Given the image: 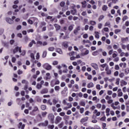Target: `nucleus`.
I'll return each instance as SVG.
<instances>
[{
	"label": "nucleus",
	"mask_w": 129,
	"mask_h": 129,
	"mask_svg": "<svg viewBox=\"0 0 129 129\" xmlns=\"http://www.w3.org/2000/svg\"><path fill=\"white\" fill-rule=\"evenodd\" d=\"M100 67H101V68H103V69H101V71H103L104 70V68H105V67H106L107 66V63H104L103 64H101Z\"/></svg>",
	"instance_id": "nucleus-14"
},
{
	"label": "nucleus",
	"mask_w": 129,
	"mask_h": 129,
	"mask_svg": "<svg viewBox=\"0 0 129 129\" xmlns=\"http://www.w3.org/2000/svg\"><path fill=\"white\" fill-rule=\"evenodd\" d=\"M124 72L126 75L128 74L129 73V68H127L124 70Z\"/></svg>",
	"instance_id": "nucleus-35"
},
{
	"label": "nucleus",
	"mask_w": 129,
	"mask_h": 129,
	"mask_svg": "<svg viewBox=\"0 0 129 129\" xmlns=\"http://www.w3.org/2000/svg\"><path fill=\"white\" fill-rule=\"evenodd\" d=\"M115 70H119V66H118V64H116L115 66Z\"/></svg>",
	"instance_id": "nucleus-60"
},
{
	"label": "nucleus",
	"mask_w": 129,
	"mask_h": 129,
	"mask_svg": "<svg viewBox=\"0 0 129 129\" xmlns=\"http://www.w3.org/2000/svg\"><path fill=\"white\" fill-rule=\"evenodd\" d=\"M96 88L97 89H98V90H100V89H101V88H100V85H99V84L96 85Z\"/></svg>",
	"instance_id": "nucleus-48"
},
{
	"label": "nucleus",
	"mask_w": 129,
	"mask_h": 129,
	"mask_svg": "<svg viewBox=\"0 0 129 129\" xmlns=\"http://www.w3.org/2000/svg\"><path fill=\"white\" fill-rule=\"evenodd\" d=\"M90 24L92 26H95V25H96V22H95V21L91 20L90 21Z\"/></svg>",
	"instance_id": "nucleus-26"
},
{
	"label": "nucleus",
	"mask_w": 129,
	"mask_h": 129,
	"mask_svg": "<svg viewBox=\"0 0 129 129\" xmlns=\"http://www.w3.org/2000/svg\"><path fill=\"white\" fill-rule=\"evenodd\" d=\"M25 126H26V125L25 124H23V123L22 122H19L18 124V128L19 129H25Z\"/></svg>",
	"instance_id": "nucleus-5"
},
{
	"label": "nucleus",
	"mask_w": 129,
	"mask_h": 129,
	"mask_svg": "<svg viewBox=\"0 0 129 129\" xmlns=\"http://www.w3.org/2000/svg\"><path fill=\"white\" fill-rule=\"evenodd\" d=\"M24 41L25 43H27L28 41H29V38L28 37V36H25L24 37Z\"/></svg>",
	"instance_id": "nucleus-49"
},
{
	"label": "nucleus",
	"mask_w": 129,
	"mask_h": 129,
	"mask_svg": "<svg viewBox=\"0 0 129 129\" xmlns=\"http://www.w3.org/2000/svg\"><path fill=\"white\" fill-rule=\"evenodd\" d=\"M54 26L55 28L56 31H59V30L61 29V26L57 24H55Z\"/></svg>",
	"instance_id": "nucleus-13"
},
{
	"label": "nucleus",
	"mask_w": 129,
	"mask_h": 129,
	"mask_svg": "<svg viewBox=\"0 0 129 129\" xmlns=\"http://www.w3.org/2000/svg\"><path fill=\"white\" fill-rule=\"evenodd\" d=\"M54 126H55L54 125H49L48 126V128H49V129H54Z\"/></svg>",
	"instance_id": "nucleus-45"
},
{
	"label": "nucleus",
	"mask_w": 129,
	"mask_h": 129,
	"mask_svg": "<svg viewBox=\"0 0 129 129\" xmlns=\"http://www.w3.org/2000/svg\"><path fill=\"white\" fill-rule=\"evenodd\" d=\"M54 50H55V48H54L53 47H50L48 48V51L53 52V51H54Z\"/></svg>",
	"instance_id": "nucleus-37"
},
{
	"label": "nucleus",
	"mask_w": 129,
	"mask_h": 129,
	"mask_svg": "<svg viewBox=\"0 0 129 129\" xmlns=\"http://www.w3.org/2000/svg\"><path fill=\"white\" fill-rule=\"evenodd\" d=\"M6 21L9 24H14V20H13L12 19H11V18H10L9 17H7L6 18Z\"/></svg>",
	"instance_id": "nucleus-7"
},
{
	"label": "nucleus",
	"mask_w": 129,
	"mask_h": 129,
	"mask_svg": "<svg viewBox=\"0 0 129 129\" xmlns=\"http://www.w3.org/2000/svg\"><path fill=\"white\" fill-rule=\"evenodd\" d=\"M56 52L59 53V54H62L63 52L62 51V49L61 48H56Z\"/></svg>",
	"instance_id": "nucleus-25"
},
{
	"label": "nucleus",
	"mask_w": 129,
	"mask_h": 129,
	"mask_svg": "<svg viewBox=\"0 0 129 129\" xmlns=\"http://www.w3.org/2000/svg\"><path fill=\"white\" fill-rule=\"evenodd\" d=\"M47 112H42L41 113L42 116H43V117H45V116L47 115Z\"/></svg>",
	"instance_id": "nucleus-42"
},
{
	"label": "nucleus",
	"mask_w": 129,
	"mask_h": 129,
	"mask_svg": "<svg viewBox=\"0 0 129 129\" xmlns=\"http://www.w3.org/2000/svg\"><path fill=\"white\" fill-rule=\"evenodd\" d=\"M103 19H104V16H103V15L100 16L98 18L99 22H101V21H102V20H103Z\"/></svg>",
	"instance_id": "nucleus-24"
},
{
	"label": "nucleus",
	"mask_w": 129,
	"mask_h": 129,
	"mask_svg": "<svg viewBox=\"0 0 129 129\" xmlns=\"http://www.w3.org/2000/svg\"><path fill=\"white\" fill-rule=\"evenodd\" d=\"M95 34H96L95 36V38H96L97 39H99V32L95 31Z\"/></svg>",
	"instance_id": "nucleus-27"
},
{
	"label": "nucleus",
	"mask_w": 129,
	"mask_h": 129,
	"mask_svg": "<svg viewBox=\"0 0 129 129\" xmlns=\"http://www.w3.org/2000/svg\"><path fill=\"white\" fill-rule=\"evenodd\" d=\"M66 84H65L64 82H61L60 84V87H64V86H66Z\"/></svg>",
	"instance_id": "nucleus-59"
},
{
	"label": "nucleus",
	"mask_w": 129,
	"mask_h": 129,
	"mask_svg": "<svg viewBox=\"0 0 129 129\" xmlns=\"http://www.w3.org/2000/svg\"><path fill=\"white\" fill-rule=\"evenodd\" d=\"M41 94H45L48 93V89H43L40 91Z\"/></svg>",
	"instance_id": "nucleus-12"
},
{
	"label": "nucleus",
	"mask_w": 129,
	"mask_h": 129,
	"mask_svg": "<svg viewBox=\"0 0 129 129\" xmlns=\"http://www.w3.org/2000/svg\"><path fill=\"white\" fill-rule=\"evenodd\" d=\"M36 88L37 89H41V88H42V85L38 83L36 85Z\"/></svg>",
	"instance_id": "nucleus-31"
},
{
	"label": "nucleus",
	"mask_w": 129,
	"mask_h": 129,
	"mask_svg": "<svg viewBox=\"0 0 129 129\" xmlns=\"http://www.w3.org/2000/svg\"><path fill=\"white\" fill-rule=\"evenodd\" d=\"M119 21H120V18L117 17L115 19V21L116 22L117 24H118L119 23Z\"/></svg>",
	"instance_id": "nucleus-46"
},
{
	"label": "nucleus",
	"mask_w": 129,
	"mask_h": 129,
	"mask_svg": "<svg viewBox=\"0 0 129 129\" xmlns=\"http://www.w3.org/2000/svg\"><path fill=\"white\" fill-rule=\"evenodd\" d=\"M124 76V73H121L119 74V77H120V78H123Z\"/></svg>",
	"instance_id": "nucleus-38"
},
{
	"label": "nucleus",
	"mask_w": 129,
	"mask_h": 129,
	"mask_svg": "<svg viewBox=\"0 0 129 129\" xmlns=\"http://www.w3.org/2000/svg\"><path fill=\"white\" fill-rule=\"evenodd\" d=\"M122 42H125L126 41H128V37L122 38H121Z\"/></svg>",
	"instance_id": "nucleus-33"
},
{
	"label": "nucleus",
	"mask_w": 129,
	"mask_h": 129,
	"mask_svg": "<svg viewBox=\"0 0 129 129\" xmlns=\"http://www.w3.org/2000/svg\"><path fill=\"white\" fill-rule=\"evenodd\" d=\"M80 105H81V106H85V102L84 101H81L80 103Z\"/></svg>",
	"instance_id": "nucleus-34"
},
{
	"label": "nucleus",
	"mask_w": 129,
	"mask_h": 129,
	"mask_svg": "<svg viewBox=\"0 0 129 129\" xmlns=\"http://www.w3.org/2000/svg\"><path fill=\"white\" fill-rule=\"evenodd\" d=\"M46 56H47V51H44L43 52V53H42V58H46Z\"/></svg>",
	"instance_id": "nucleus-29"
},
{
	"label": "nucleus",
	"mask_w": 129,
	"mask_h": 129,
	"mask_svg": "<svg viewBox=\"0 0 129 129\" xmlns=\"http://www.w3.org/2000/svg\"><path fill=\"white\" fill-rule=\"evenodd\" d=\"M43 67L46 70H51L52 69V66L48 63H45L43 65Z\"/></svg>",
	"instance_id": "nucleus-3"
},
{
	"label": "nucleus",
	"mask_w": 129,
	"mask_h": 129,
	"mask_svg": "<svg viewBox=\"0 0 129 129\" xmlns=\"http://www.w3.org/2000/svg\"><path fill=\"white\" fill-rule=\"evenodd\" d=\"M61 119H62V118H61V117L57 116L55 119V123H56V124H57V123H59Z\"/></svg>",
	"instance_id": "nucleus-8"
},
{
	"label": "nucleus",
	"mask_w": 129,
	"mask_h": 129,
	"mask_svg": "<svg viewBox=\"0 0 129 129\" xmlns=\"http://www.w3.org/2000/svg\"><path fill=\"white\" fill-rule=\"evenodd\" d=\"M113 48L114 50H116V49H118V46H117L116 44H114L113 46Z\"/></svg>",
	"instance_id": "nucleus-54"
},
{
	"label": "nucleus",
	"mask_w": 129,
	"mask_h": 129,
	"mask_svg": "<svg viewBox=\"0 0 129 129\" xmlns=\"http://www.w3.org/2000/svg\"><path fill=\"white\" fill-rule=\"evenodd\" d=\"M91 66L94 68V69H95V70H98V65H97V63H92L91 64Z\"/></svg>",
	"instance_id": "nucleus-6"
},
{
	"label": "nucleus",
	"mask_w": 129,
	"mask_h": 129,
	"mask_svg": "<svg viewBox=\"0 0 129 129\" xmlns=\"http://www.w3.org/2000/svg\"><path fill=\"white\" fill-rule=\"evenodd\" d=\"M76 13H77V10H76V9H73L71 10V13L72 14V15H73V16H74L76 14Z\"/></svg>",
	"instance_id": "nucleus-20"
},
{
	"label": "nucleus",
	"mask_w": 129,
	"mask_h": 129,
	"mask_svg": "<svg viewBox=\"0 0 129 129\" xmlns=\"http://www.w3.org/2000/svg\"><path fill=\"white\" fill-rule=\"evenodd\" d=\"M127 83L124 80H122L120 81V86L122 87L123 85H126Z\"/></svg>",
	"instance_id": "nucleus-15"
},
{
	"label": "nucleus",
	"mask_w": 129,
	"mask_h": 129,
	"mask_svg": "<svg viewBox=\"0 0 129 129\" xmlns=\"http://www.w3.org/2000/svg\"><path fill=\"white\" fill-rule=\"evenodd\" d=\"M93 86H94V84L92 82L89 83L87 85L88 88H91V87H93Z\"/></svg>",
	"instance_id": "nucleus-19"
},
{
	"label": "nucleus",
	"mask_w": 129,
	"mask_h": 129,
	"mask_svg": "<svg viewBox=\"0 0 129 129\" xmlns=\"http://www.w3.org/2000/svg\"><path fill=\"white\" fill-rule=\"evenodd\" d=\"M33 44H34L35 45H36V41H35V40H32L31 41V42H30V43L29 44V47H32L33 46Z\"/></svg>",
	"instance_id": "nucleus-18"
},
{
	"label": "nucleus",
	"mask_w": 129,
	"mask_h": 129,
	"mask_svg": "<svg viewBox=\"0 0 129 129\" xmlns=\"http://www.w3.org/2000/svg\"><path fill=\"white\" fill-rule=\"evenodd\" d=\"M36 60H39V59H40V53H39V52H37L36 54Z\"/></svg>",
	"instance_id": "nucleus-36"
},
{
	"label": "nucleus",
	"mask_w": 129,
	"mask_h": 129,
	"mask_svg": "<svg viewBox=\"0 0 129 129\" xmlns=\"http://www.w3.org/2000/svg\"><path fill=\"white\" fill-rule=\"evenodd\" d=\"M46 108H47V106L44 105H42L41 106V109H42V110H46Z\"/></svg>",
	"instance_id": "nucleus-30"
},
{
	"label": "nucleus",
	"mask_w": 129,
	"mask_h": 129,
	"mask_svg": "<svg viewBox=\"0 0 129 129\" xmlns=\"http://www.w3.org/2000/svg\"><path fill=\"white\" fill-rule=\"evenodd\" d=\"M103 30L104 31V32H108V31H109V29L107 27H104L103 28Z\"/></svg>",
	"instance_id": "nucleus-61"
},
{
	"label": "nucleus",
	"mask_w": 129,
	"mask_h": 129,
	"mask_svg": "<svg viewBox=\"0 0 129 129\" xmlns=\"http://www.w3.org/2000/svg\"><path fill=\"white\" fill-rule=\"evenodd\" d=\"M67 105L68 106V107L69 108H71L72 107V104L71 103H67Z\"/></svg>",
	"instance_id": "nucleus-55"
},
{
	"label": "nucleus",
	"mask_w": 129,
	"mask_h": 129,
	"mask_svg": "<svg viewBox=\"0 0 129 129\" xmlns=\"http://www.w3.org/2000/svg\"><path fill=\"white\" fill-rule=\"evenodd\" d=\"M105 71H106V74H107L108 75H110V74H111V71L109 70L108 66H107L106 67Z\"/></svg>",
	"instance_id": "nucleus-10"
},
{
	"label": "nucleus",
	"mask_w": 129,
	"mask_h": 129,
	"mask_svg": "<svg viewBox=\"0 0 129 129\" xmlns=\"http://www.w3.org/2000/svg\"><path fill=\"white\" fill-rule=\"evenodd\" d=\"M53 17L52 16H47L45 19L46 22H47V20H50V22H54L55 19H52Z\"/></svg>",
	"instance_id": "nucleus-11"
},
{
	"label": "nucleus",
	"mask_w": 129,
	"mask_h": 129,
	"mask_svg": "<svg viewBox=\"0 0 129 129\" xmlns=\"http://www.w3.org/2000/svg\"><path fill=\"white\" fill-rule=\"evenodd\" d=\"M62 46L67 49L68 48L69 45H68V42H63L62 43Z\"/></svg>",
	"instance_id": "nucleus-23"
},
{
	"label": "nucleus",
	"mask_w": 129,
	"mask_h": 129,
	"mask_svg": "<svg viewBox=\"0 0 129 129\" xmlns=\"http://www.w3.org/2000/svg\"><path fill=\"white\" fill-rule=\"evenodd\" d=\"M80 113H83V112H84V108H80Z\"/></svg>",
	"instance_id": "nucleus-57"
},
{
	"label": "nucleus",
	"mask_w": 129,
	"mask_h": 129,
	"mask_svg": "<svg viewBox=\"0 0 129 129\" xmlns=\"http://www.w3.org/2000/svg\"><path fill=\"white\" fill-rule=\"evenodd\" d=\"M107 9H108V7H107V6L106 5H103L102 7V10L104 12H106V11H107Z\"/></svg>",
	"instance_id": "nucleus-16"
},
{
	"label": "nucleus",
	"mask_w": 129,
	"mask_h": 129,
	"mask_svg": "<svg viewBox=\"0 0 129 129\" xmlns=\"http://www.w3.org/2000/svg\"><path fill=\"white\" fill-rule=\"evenodd\" d=\"M120 29H116L115 30L114 33L115 34H118V33H120Z\"/></svg>",
	"instance_id": "nucleus-47"
},
{
	"label": "nucleus",
	"mask_w": 129,
	"mask_h": 129,
	"mask_svg": "<svg viewBox=\"0 0 129 129\" xmlns=\"http://www.w3.org/2000/svg\"><path fill=\"white\" fill-rule=\"evenodd\" d=\"M49 124V121L46 120L44 121V122L39 123L38 124V126H47Z\"/></svg>",
	"instance_id": "nucleus-2"
},
{
	"label": "nucleus",
	"mask_w": 129,
	"mask_h": 129,
	"mask_svg": "<svg viewBox=\"0 0 129 129\" xmlns=\"http://www.w3.org/2000/svg\"><path fill=\"white\" fill-rule=\"evenodd\" d=\"M63 124H64V123L61 122V123L58 125V127H59V128H62V127H63Z\"/></svg>",
	"instance_id": "nucleus-51"
},
{
	"label": "nucleus",
	"mask_w": 129,
	"mask_h": 129,
	"mask_svg": "<svg viewBox=\"0 0 129 129\" xmlns=\"http://www.w3.org/2000/svg\"><path fill=\"white\" fill-rule=\"evenodd\" d=\"M87 120H88V117L87 116L82 118L80 120V122H81L82 123H84V122L87 121Z\"/></svg>",
	"instance_id": "nucleus-9"
},
{
	"label": "nucleus",
	"mask_w": 129,
	"mask_h": 129,
	"mask_svg": "<svg viewBox=\"0 0 129 129\" xmlns=\"http://www.w3.org/2000/svg\"><path fill=\"white\" fill-rule=\"evenodd\" d=\"M54 90H55V91H59V90H60V87L59 86H55Z\"/></svg>",
	"instance_id": "nucleus-32"
},
{
	"label": "nucleus",
	"mask_w": 129,
	"mask_h": 129,
	"mask_svg": "<svg viewBox=\"0 0 129 129\" xmlns=\"http://www.w3.org/2000/svg\"><path fill=\"white\" fill-rule=\"evenodd\" d=\"M68 30H69V31L71 32V31H72V30H73V25H70V26H69Z\"/></svg>",
	"instance_id": "nucleus-41"
},
{
	"label": "nucleus",
	"mask_w": 129,
	"mask_h": 129,
	"mask_svg": "<svg viewBox=\"0 0 129 129\" xmlns=\"http://www.w3.org/2000/svg\"><path fill=\"white\" fill-rule=\"evenodd\" d=\"M81 4L82 5V8H83V9H85V8H86V6H87L86 1H84V2H82Z\"/></svg>",
	"instance_id": "nucleus-22"
},
{
	"label": "nucleus",
	"mask_w": 129,
	"mask_h": 129,
	"mask_svg": "<svg viewBox=\"0 0 129 129\" xmlns=\"http://www.w3.org/2000/svg\"><path fill=\"white\" fill-rule=\"evenodd\" d=\"M120 80V79L119 78L116 79V82H115V84L116 85H118L119 84V81Z\"/></svg>",
	"instance_id": "nucleus-44"
},
{
	"label": "nucleus",
	"mask_w": 129,
	"mask_h": 129,
	"mask_svg": "<svg viewBox=\"0 0 129 129\" xmlns=\"http://www.w3.org/2000/svg\"><path fill=\"white\" fill-rule=\"evenodd\" d=\"M105 119H106V117H105V116H104L100 118L101 121H105Z\"/></svg>",
	"instance_id": "nucleus-40"
},
{
	"label": "nucleus",
	"mask_w": 129,
	"mask_h": 129,
	"mask_svg": "<svg viewBox=\"0 0 129 129\" xmlns=\"http://www.w3.org/2000/svg\"><path fill=\"white\" fill-rule=\"evenodd\" d=\"M96 107H97V108H98L99 109L101 108V104H97Z\"/></svg>",
	"instance_id": "nucleus-52"
},
{
	"label": "nucleus",
	"mask_w": 129,
	"mask_h": 129,
	"mask_svg": "<svg viewBox=\"0 0 129 129\" xmlns=\"http://www.w3.org/2000/svg\"><path fill=\"white\" fill-rule=\"evenodd\" d=\"M30 57L32 59V61H34V60H35V55L34 54V53H31L30 54Z\"/></svg>",
	"instance_id": "nucleus-28"
},
{
	"label": "nucleus",
	"mask_w": 129,
	"mask_h": 129,
	"mask_svg": "<svg viewBox=\"0 0 129 129\" xmlns=\"http://www.w3.org/2000/svg\"><path fill=\"white\" fill-rule=\"evenodd\" d=\"M39 110V108L37 106H35L33 109V111H38Z\"/></svg>",
	"instance_id": "nucleus-62"
},
{
	"label": "nucleus",
	"mask_w": 129,
	"mask_h": 129,
	"mask_svg": "<svg viewBox=\"0 0 129 129\" xmlns=\"http://www.w3.org/2000/svg\"><path fill=\"white\" fill-rule=\"evenodd\" d=\"M60 7H64V6H65V2H60Z\"/></svg>",
	"instance_id": "nucleus-56"
},
{
	"label": "nucleus",
	"mask_w": 129,
	"mask_h": 129,
	"mask_svg": "<svg viewBox=\"0 0 129 129\" xmlns=\"http://www.w3.org/2000/svg\"><path fill=\"white\" fill-rule=\"evenodd\" d=\"M59 84H60V81H59V80H57L55 81L54 85L51 84V87H54V85H59Z\"/></svg>",
	"instance_id": "nucleus-21"
},
{
	"label": "nucleus",
	"mask_w": 129,
	"mask_h": 129,
	"mask_svg": "<svg viewBox=\"0 0 129 129\" xmlns=\"http://www.w3.org/2000/svg\"><path fill=\"white\" fill-rule=\"evenodd\" d=\"M28 24H30V25H33V20H32L31 19H29L28 20Z\"/></svg>",
	"instance_id": "nucleus-53"
},
{
	"label": "nucleus",
	"mask_w": 129,
	"mask_h": 129,
	"mask_svg": "<svg viewBox=\"0 0 129 129\" xmlns=\"http://www.w3.org/2000/svg\"><path fill=\"white\" fill-rule=\"evenodd\" d=\"M127 19H128V17H127V16H124V17L122 18L123 22H124V21L127 20Z\"/></svg>",
	"instance_id": "nucleus-43"
},
{
	"label": "nucleus",
	"mask_w": 129,
	"mask_h": 129,
	"mask_svg": "<svg viewBox=\"0 0 129 129\" xmlns=\"http://www.w3.org/2000/svg\"><path fill=\"white\" fill-rule=\"evenodd\" d=\"M88 54H89V50H86L85 52L83 53L84 55H87Z\"/></svg>",
	"instance_id": "nucleus-64"
},
{
	"label": "nucleus",
	"mask_w": 129,
	"mask_h": 129,
	"mask_svg": "<svg viewBox=\"0 0 129 129\" xmlns=\"http://www.w3.org/2000/svg\"><path fill=\"white\" fill-rule=\"evenodd\" d=\"M98 29H101V28H102V24H101V23L98 24Z\"/></svg>",
	"instance_id": "nucleus-63"
},
{
	"label": "nucleus",
	"mask_w": 129,
	"mask_h": 129,
	"mask_svg": "<svg viewBox=\"0 0 129 129\" xmlns=\"http://www.w3.org/2000/svg\"><path fill=\"white\" fill-rule=\"evenodd\" d=\"M102 127L103 129L105 128V127H106V123H103L102 124Z\"/></svg>",
	"instance_id": "nucleus-50"
},
{
	"label": "nucleus",
	"mask_w": 129,
	"mask_h": 129,
	"mask_svg": "<svg viewBox=\"0 0 129 129\" xmlns=\"http://www.w3.org/2000/svg\"><path fill=\"white\" fill-rule=\"evenodd\" d=\"M19 51V53H22V48L19 46H17L13 50V54H16Z\"/></svg>",
	"instance_id": "nucleus-4"
},
{
	"label": "nucleus",
	"mask_w": 129,
	"mask_h": 129,
	"mask_svg": "<svg viewBox=\"0 0 129 129\" xmlns=\"http://www.w3.org/2000/svg\"><path fill=\"white\" fill-rule=\"evenodd\" d=\"M108 26H110V23L107 22L105 23V24L104 25V27H107Z\"/></svg>",
	"instance_id": "nucleus-58"
},
{
	"label": "nucleus",
	"mask_w": 129,
	"mask_h": 129,
	"mask_svg": "<svg viewBox=\"0 0 129 129\" xmlns=\"http://www.w3.org/2000/svg\"><path fill=\"white\" fill-rule=\"evenodd\" d=\"M48 118L50 121L51 123H54V118H55V116L53 113L49 114Z\"/></svg>",
	"instance_id": "nucleus-1"
},
{
	"label": "nucleus",
	"mask_w": 129,
	"mask_h": 129,
	"mask_svg": "<svg viewBox=\"0 0 129 129\" xmlns=\"http://www.w3.org/2000/svg\"><path fill=\"white\" fill-rule=\"evenodd\" d=\"M46 25H47V23H46V22H41L40 23L39 27H40V28H43V27H45V26H46Z\"/></svg>",
	"instance_id": "nucleus-17"
},
{
	"label": "nucleus",
	"mask_w": 129,
	"mask_h": 129,
	"mask_svg": "<svg viewBox=\"0 0 129 129\" xmlns=\"http://www.w3.org/2000/svg\"><path fill=\"white\" fill-rule=\"evenodd\" d=\"M16 61H17V58L15 57H13L12 58V63H16Z\"/></svg>",
	"instance_id": "nucleus-39"
}]
</instances>
